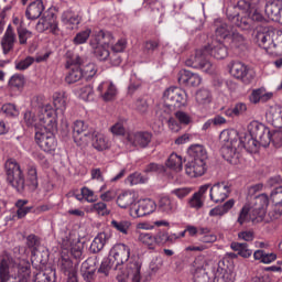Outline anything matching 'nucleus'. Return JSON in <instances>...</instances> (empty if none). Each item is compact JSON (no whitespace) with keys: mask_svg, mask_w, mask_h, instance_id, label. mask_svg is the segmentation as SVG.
<instances>
[{"mask_svg":"<svg viewBox=\"0 0 282 282\" xmlns=\"http://www.w3.org/2000/svg\"><path fill=\"white\" fill-rule=\"evenodd\" d=\"M248 131L249 134L243 137H239V132L235 129L224 130L220 133L221 153L227 162H232L237 153L243 149L249 153H257L259 147L265 149L272 143V130L268 126L259 121H251L248 124Z\"/></svg>","mask_w":282,"mask_h":282,"instance_id":"f257e3e1","label":"nucleus"},{"mask_svg":"<svg viewBox=\"0 0 282 282\" xmlns=\"http://www.w3.org/2000/svg\"><path fill=\"white\" fill-rule=\"evenodd\" d=\"M113 41L115 39L111 33L102 30L94 31L89 40V46L98 61H109L111 65L118 66L122 63V59L117 54L127 50V40L119 39L115 44ZM109 47H111L115 54L111 55Z\"/></svg>","mask_w":282,"mask_h":282,"instance_id":"f03ea898","label":"nucleus"},{"mask_svg":"<svg viewBox=\"0 0 282 282\" xmlns=\"http://www.w3.org/2000/svg\"><path fill=\"white\" fill-rule=\"evenodd\" d=\"M110 261H112V265H115V270H118L117 281L119 282H140L142 280V263L140 261L134 260L129 261L131 257V248L124 243L115 245L109 252ZM127 263L124 270H122V265Z\"/></svg>","mask_w":282,"mask_h":282,"instance_id":"7ed1b4c3","label":"nucleus"},{"mask_svg":"<svg viewBox=\"0 0 282 282\" xmlns=\"http://www.w3.org/2000/svg\"><path fill=\"white\" fill-rule=\"evenodd\" d=\"M42 111L46 112V121L40 118V122L44 127L35 132V141L45 153H54L56 151V138L54 137V131H56V110L52 106H46Z\"/></svg>","mask_w":282,"mask_h":282,"instance_id":"20e7f679","label":"nucleus"},{"mask_svg":"<svg viewBox=\"0 0 282 282\" xmlns=\"http://www.w3.org/2000/svg\"><path fill=\"white\" fill-rule=\"evenodd\" d=\"M239 13L232 18V23L240 30H249L250 21H263V15L259 12V0H240L237 4Z\"/></svg>","mask_w":282,"mask_h":282,"instance_id":"39448f33","label":"nucleus"},{"mask_svg":"<svg viewBox=\"0 0 282 282\" xmlns=\"http://www.w3.org/2000/svg\"><path fill=\"white\" fill-rule=\"evenodd\" d=\"M187 155L192 159L185 165V172L188 177H202L206 173V160H208V150L203 144H192L187 149Z\"/></svg>","mask_w":282,"mask_h":282,"instance_id":"423d86ee","label":"nucleus"},{"mask_svg":"<svg viewBox=\"0 0 282 282\" xmlns=\"http://www.w3.org/2000/svg\"><path fill=\"white\" fill-rule=\"evenodd\" d=\"M163 102L161 109L156 111L160 118L171 116L173 109H182V107H186V91L178 87H170L163 93Z\"/></svg>","mask_w":282,"mask_h":282,"instance_id":"0eeeda50","label":"nucleus"},{"mask_svg":"<svg viewBox=\"0 0 282 282\" xmlns=\"http://www.w3.org/2000/svg\"><path fill=\"white\" fill-rule=\"evenodd\" d=\"M4 170L7 173V182L11 184L19 193L25 188V177L23 176V170L21 165L14 159H9L4 163Z\"/></svg>","mask_w":282,"mask_h":282,"instance_id":"6e6552de","label":"nucleus"},{"mask_svg":"<svg viewBox=\"0 0 282 282\" xmlns=\"http://www.w3.org/2000/svg\"><path fill=\"white\" fill-rule=\"evenodd\" d=\"M216 36H219L229 43L231 50H239V47L246 45V37H243L241 33L235 31V29L230 28L227 23H223L216 29Z\"/></svg>","mask_w":282,"mask_h":282,"instance_id":"1a4fd4ad","label":"nucleus"},{"mask_svg":"<svg viewBox=\"0 0 282 282\" xmlns=\"http://www.w3.org/2000/svg\"><path fill=\"white\" fill-rule=\"evenodd\" d=\"M206 52H208L207 48L197 50L195 55L185 61V65L194 69H202L205 74H215V65L206 58L208 56Z\"/></svg>","mask_w":282,"mask_h":282,"instance_id":"9d476101","label":"nucleus"},{"mask_svg":"<svg viewBox=\"0 0 282 282\" xmlns=\"http://www.w3.org/2000/svg\"><path fill=\"white\" fill-rule=\"evenodd\" d=\"M229 74L246 85H249L251 80H254V76H257L254 69L242 62H231L229 64Z\"/></svg>","mask_w":282,"mask_h":282,"instance_id":"9b49d317","label":"nucleus"},{"mask_svg":"<svg viewBox=\"0 0 282 282\" xmlns=\"http://www.w3.org/2000/svg\"><path fill=\"white\" fill-rule=\"evenodd\" d=\"M94 132L89 130V126L85 123V121L77 120L73 126V138L74 142L77 143L78 147H87L89 144V140H91V134Z\"/></svg>","mask_w":282,"mask_h":282,"instance_id":"f8f14e48","label":"nucleus"},{"mask_svg":"<svg viewBox=\"0 0 282 282\" xmlns=\"http://www.w3.org/2000/svg\"><path fill=\"white\" fill-rule=\"evenodd\" d=\"M214 282H235V273L232 267L220 260L213 269Z\"/></svg>","mask_w":282,"mask_h":282,"instance_id":"ddd939ff","label":"nucleus"},{"mask_svg":"<svg viewBox=\"0 0 282 282\" xmlns=\"http://www.w3.org/2000/svg\"><path fill=\"white\" fill-rule=\"evenodd\" d=\"M230 196V185L226 182L214 184L209 189V199L214 204H221Z\"/></svg>","mask_w":282,"mask_h":282,"instance_id":"4468645a","label":"nucleus"},{"mask_svg":"<svg viewBox=\"0 0 282 282\" xmlns=\"http://www.w3.org/2000/svg\"><path fill=\"white\" fill-rule=\"evenodd\" d=\"M72 65H74V67L68 72V74L65 77V82L68 85H74V83H78L84 78L83 70L80 69V66H78L83 65V58L76 55L67 62L68 67H72Z\"/></svg>","mask_w":282,"mask_h":282,"instance_id":"2eb2a0df","label":"nucleus"},{"mask_svg":"<svg viewBox=\"0 0 282 282\" xmlns=\"http://www.w3.org/2000/svg\"><path fill=\"white\" fill-rule=\"evenodd\" d=\"M37 32H51V34H58V20L56 14L50 12L44 18L40 19L36 24Z\"/></svg>","mask_w":282,"mask_h":282,"instance_id":"dca6fc26","label":"nucleus"},{"mask_svg":"<svg viewBox=\"0 0 282 282\" xmlns=\"http://www.w3.org/2000/svg\"><path fill=\"white\" fill-rule=\"evenodd\" d=\"M158 210V204L153 199H143L137 207L130 208V216L134 219L138 217H145V215H151Z\"/></svg>","mask_w":282,"mask_h":282,"instance_id":"f3484780","label":"nucleus"},{"mask_svg":"<svg viewBox=\"0 0 282 282\" xmlns=\"http://www.w3.org/2000/svg\"><path fill=\"white\" fill-rule=\"evenodd\" d=\"M45 107H52V105L46 104L44 106H42L39 110V118H34V113H32V111H26L24 113V119H23V123L28 127H35L36 131H41V129H43L44 124H41V118H43V121L46 122L47 121V112L43 111V109H45Z\"/></svg>","mask_w":282,"mask_h":282,"instance_id":"a211bd4d","label":"nucleus"},{"mask_svg":"<svg viewBox=\"0 0 282 282\" xmlns=\"http://www.w3.org/2000/svg\"><path fill=\"white\" fill-rule=\"evenodd\" d=\"M97 93L105 102H110V100H115L116 96H118V88L113 82L107 79L97 86Z\"/></svg>","mask_w":282,"mask_h":282,"instance_id":"6ab92c4d","label":"nucleus"},{"mask_svg":"<svg viewBox=\"0 0 282 282\" xmlns=\"http://www.w3.org/2000/svg\"><path fill=\"white\" fill-rule=\"evenodd\" d=\"M177 80L180 85H184L185 87H199L202 85V76L186 69L180 70Z\"/></svg>","mask_w":282,"mask_h":282,"instance_id":"aec40b11","label":"nucleus"},{"mask_svg":"<svg viewBox=\"0 0 282 282\" xmlns=\"http://www.w3.org/2000/svg\"><path fill=\"white\" fill-rule=\"evenodd\" d=\"M158 209L164 215H173L180 210V203L171 196H162L159 199Z\"/></svg>","mask_w":282,"mask_h":282,"instance_id":"412c9836","label":"nucleus"},{"mask_svg":"<svg viewBox=\"0 0 282 282\" xmlns=\"http://www.w3.org/2000/svg\"><path fill=\"white\" fill-rule=\"evenodd\" d=\"M62 243L63 248L69 250L75 259H80V257H83V243H80V240L76 238V236L69 235Z\"/></svg>","mask_w":282,"mask_h":282,"instance_id":"4be33fe9","label":"nucleus"},{"mask_svg":"<svg viewBox=\"0 0 282 282\" xmlns=\"http://www.w3.org/2000/svg\"><path fill=\"white\" fill-rule=\"evenodd\" d=\"M208 188H210V184H205L199 187V189L193 194V196L188 199L189 208H194V210H199L204 208V204L206 202V193H208Z\"/></svg>","mask_w":282,"mask_h":282,"instance_id":"5701e85b","label":"nucleus"},{"mask_svg":"<svg viewBox=\"0 0 282 282\" xmlns=\"http://www.w3.org/2000/svg\"><path fill=\"white\" fill-rule=\"evenodd\" d=\"M117 204L120 208H134L138 206V192L126 191L122 192L118 198Z\"/></svg>","mask_w":282,"mask_h":282,"instance_id":"b1692460","label":"nucleus"},{"mask_svg":"<svg viewBox=\"0 0 282 282\" xmlns=\"http://www.w3.org/2000/svg\"><path fill=\"white\" fill-rule=\"evenodd\" d=\"M127 142L130 147H149V143L151 142V133L131 132L127 137Z\"/></svg>","mask_w":282,"mask_h":282,"instance_id":"393cba45","label":"nucleus"},{"mask_svg":"<svg viewBox=\"0 0 282 282\" xmlns=\"http://www.w3.org/2000/svg\"><path fill=\"white\" fill-rule=\"evenodd\" d=\"M200 50H207L206 54H210V56H214V58H217L218 61L228 56V48L224 43H221V41L217 40H214L209 46Z\"/></svg>","mask_w":282,"mask_h":282,"instance_id":"a878e982","label":"nucleus"},{"mask_svg":"<svg viewBox=\"0 0 282 282\" xmlns=\"http://www.w3.org/2000/svg\"><path fill=\"white\" fill-rule=\"evenodd\" d=\"M14 43H17V33H14L12 25H9L1 40L3 54H10L14 50Z\"/></svg>","mask_w":282,"mask_h":282,"instance_id":"bb28decb","label":"nucleus"},{"mask_svg":"<svg viewBox=\"0 0 282 282\" xmlns=\"http://www.w3.org/2000/svg\"><path fill=\"white\" fill-rule=\"evenodd\" d=\"M270 204V198H268V194H261L254 198V204L251 207L252 212L254 213V217H259L263 219L265 217V209Z\"/></svg>","mask_w":282,"mask_h":282,"instance_id":"cd10ccee","label":"nucleus"},{"mask_svg":"<svg viewBox=\"0 0 282 282\" xmlns=\"http://www.w3.org/2000/svg\"><path fill=\"white\" fill-rule=\"evenodd\" d=\"M265 13L272 21H279L282 23V0H274L265 6Z\"/></svg>","mask_w":282,"mask_h":282,"instance_id":"c85d7f7f","label":"nucleus"},{"mask_svg":"<svg viewBox=\"0 0 282 282\" xmlns=\"http://www.w3.org/2000/svg\"><path fill=\"white\" fill-rule=\"evenodd\" d=\"M91 138L93 147L96 149V151H107V149H111V141H109L107 135L99 132H93L90 139Z\"/></svg>","mask_w":282,"mask_h":282,"instance_id":"c756f323","label":"nucleus"},{"mask_svg":"<svg viewBox=\"0 0 282 282\" xmlns=\"http://www.w3.org/2000/svg\"><path fill=\"white\" fill-rule=\"evenodd\" d=\"M74 94L77 96V98H80V100H84L85 102H91L96 98L94 86L90 84L75 88Z\"/></svg>","mask_w":282,"mask_h":282,"instance_id":"7c9ffc66","label":"nucleus"},{"mask_svg":"<svg viewBox=\"0 0 282 282\" xmlns=\"http://www.w3.org/2000/svg\"><path fill=\"white\" fill-rule=\"evenodd\" d=\"M62 23L67 30H77L80 24V17L72 11H65L62 14Z\"/></svg>","mask_w":282,"mask_h":282,"instance_id":"2f4dec72","label":"nucleus"},{"mask_svg":"<svg viewBox=\"0 0 282 282\" xmlns=\"http://www.w3.org/2000/svg\"><path fill=\"white\" fill-rule=\"evenodd\" d=\"M109 239H111V235L107 232L98 234L97 237L94 238L90 245V252H93L94 254H97V252H100V250L105 248V245L107 243V241H109Z\"/></svg>","mask_w":282,"mask_h":282,"instance_id":"473e14b6","label":"nucleus"},{"mask_svg":"<svg viewBox=\"0 0 282 282\" xmlns=\"http://www.w3.org/2000/svg\"><path fill=\"white\" fill-rule=\"evenodd\" d=\"M0 282H24L17 276H10V260L3 259L0 263Z\"/></svg>","mask_w":282,"mask_h":282,"instance_id":"72a5a7b5","label":"nucleus"},{"mask_svg":"<svg viewBox=\"0 0 282 282\" xmlns=\"http://www.w3.org/2000/svg\"><path fill=\"white\" fill-rule=\"evenodd\" d=\"M137 241L148 248V250H155V236L153 232H137Z\"/></svg>","mask_w":282,"mask_h":282,"instance_id":"f704fd0d","label":"nucleus"},{"mask_svg":"<svg viewBox=\"0 0 282 282\" xmlns=\"http://www.w3.org/2000/svg\"><path fill=\"white\" fill-rule=\"evenodd\" d=\"M45 7L43 6V0H35L26 9V18L30 20L39 19L43 14Z\"/></svg>","mask_w":282,"mask_h":282,"instance_id":"c9c22d12","label":"nucleus"},{"mask_svg":"<svg viewBox=\"0 0 282 282\" xmlns=\"http://www.w3.org/2000/svg\"><path fill=\"white\" fill-rule=\"evenodd\" d=\"M235 206V199L227 200L224 205L216 206L209 210V217H224Z\"/></svg>","mask_w":282,"mask_h":282,"instance_id":"e433bc0d","label":"nucleus"},{"mask_svg":"<svg viewBox=\"0 0 282 282\" xmlns=\"http://www.w3.org/2000/svg\"><path fill=\"white\" fill-rule=\"evenodd\" d=\"M34 282H56V270L46 268L34 275Z\"/></svg>","mask_w":282,"mask_h":282,"instance_id":"4c0bfd02","label":"nucleus"},{"mask_svg":"<svg viewBox=\"0 0 282 282\" xmlns=\"http://www.w3.org/2000/svg\"><path fill=\"white\" fill-rule=\"evenodd\" d=\"M258 45L263 50H272V47H276L274 44V40H272V35L268 32H260L257 34Z\"/></svg>","mask_w":282,"mask_h":282,"instance_id":"58836bf2","label":"nucleus"},{"mask_svg":"<svg viewBox=\"0 0 282 282\" xmlns=\"http://www.w3.org/2000/svg\"><path fill=\"white\" fill-rule=\"evenodd\" d=\"M250 219H260V218L254 216V212H252V207H250L249 205H245L238 215L237 221L240 226H243V224L250 221Z\"/></svg>","mask_w":282,"mask_h":282,"instance_id":"ea45409f","label":"nucleus"},{"mask_svg":"<svg viewBox=\"0 0 282 282\" xmlns=\"http://www.w3.org/2000/svg\"><path fill=\"white\" fill-rule=\"evenodd\" d=\"M230 248L234 252H238V256L242 257V259L252 257V249L248 248V243L231 242Z\"/></svg>","mask_w":282,"mask_h":282,"instance_id":"a19ab883","label":"nucleus"},{"mask_svg":"<svg viewBox=\"0 0 282 282\" xmlns=\"http://www.w3.org/2000/svg\"><path fill=\"white\" fill-rule=\"evenodd\" d=\"M53 105L56 111L65 113V110L67 109V97L65 96V93H55L53 95Z\"/></svg>","mask_w":282,"mask_h":282,"instance_id":"79ce46f5","label":"nucleus"},{"mask_svg":"<svg viewBox=\"0 0 282 282\" xmlns=\"http://www.w3.org/2000/svg\"><path fill=\"white\" fill-rule=\"evenodd\" d=\"M128 186H138V184H147L149 182V176L143 175L142 173L134 172L130 174L126 180Z\"/></svg>","mask_w":282,"mask_h":282,"instance_id":"37998d69","label":"nucleus"},{"mask_svg":"<svg viewBox=\"0 0 282 282\" xmlns=\"http://www.w3.org/2000/svg\"><path fill=\"white\" fill-rule=\"evenodd\" d=\"M195 100L198 107H208V105L213 102V97L210 95V91L206 89H200L196 93Z\"/></svg>","mask_w":282,"mask_h":282,"instance_id":"c03bdc74","label":"nucleus"},{"mask_svg":"<svg viewBox=\"0 0 282 282\" xmlns=\"http://www.w3.org/2000/svg\"><path fill=\"white\" fill-rule=\"evenodd\" d=\"M166 166L167 169H171V171L180 173L183 166L182 156L177 155L176 153H172L166 161Z\"/></svg>","mask_w":282,"mask_h":282,"instance_id":"a18cd8bd","label":"nucleus"},{"mask_svg":"<svg viewBox=\"0 0 282 282\" xmlns=\"http://www.w3.org/2000/svg\"><path fill=\"white\" fill-rule=\"evenodd\" d=\"M62 268L65 274L68 275L67 282H78V278L76 276V269L74 268V263L70 260H63Z\"/></svg>","mask_w":282,"mask_h":282,"instance_id":"49530a36","label":"nucleus"},{"mask_svg":"<svg viewBox=\"0 0 282 282\" xmlns=\"http://www.w3.org/2000/svg\"><path fill=\"white\" fill-rule=\"evenodd\" d=\"M94 36V32L91 33V29H86L84 31L78 32L73 39L74 45H85L89 37Z\"/></svg>","mask_w":282,"mask_h":282,"instance_id":"de8ad7c7","label":"nucleus"},{"mask_svg":"<svg viewBox=\"0 0 282 282\" xmlns=\"http://www.w3.org/2000/svg\"><path fill=\"white\" fill-rule=\"evenodd\" d=\"M82 274L86 281H91L94 274H96V265L89 264V261L83 262Z\"/></svg>","mask_w":282,"mask_h":282,"instance_id":"09e8293b","label":"nucleus"},{"mask_svg":"<svg viewBox=\"0 0 282 282\" xmlns=\"http://www.w3.org/2000/svg\"><path fill=\"white\" fill-rule=\"evenodd\" d=\"M26 184L36 188L39 186V174L35 166H30L26 173Z\"/></svg>","mask_w":282,"mask_h":282,"instance_id":"8fccbe9b","label":"nucleus"},{"mask_svg":"<svg viewBox=\"0 0 282 282\" xmlns=\"http://www.w3.org/2000/svg\"><path fill=\"white\" fill-rule=\"evenodd\" d=\"M111 226L122 235H128L131 228V221L129 220H111Z\"/></svg>","mask_w":282,"mask_h":282,"instance_id":"3c124183","label":"nucleus"},{"mask_svg":"<svg viewBox=\"0 0 282 282\" xmlns=\"http://www.w3.org/2000/svg\"><path fill=\"white\" fill-rule=\"evenodd\" d=\"M9 85L12 89H22L25 85V77L23 75L15 74L10 78Z\"/></svg>","mask_w":282,"mask_h":282,"instance_id":"603ef678","label":"nucleus"},{"mask_svg":"<svg viewBox=\"0 0 282 282\" xmlns=\"http://www.w3.org/2000/svg\"><path fill=\"white\" fill-rule=\"evenodd\" d=\"M175 118L178 120L180 124H183L184 127H188V124L193 123V117L185 111H176Z\"/></svg>","mask_w":282,"mask_h":282,"instance_id":"864d4df0","label":"nucleus"},{"mask_svg":"<svg viewBox=\"0 0 282 282\" xmlns=\"http://www.w3.org/2000/svg\"><path fill=\"white\" fill-rule=\"evenodd\" d=\"M2 113L8 116V118H17L19 116V109L13 104H4L1 107Z\"/></svg>","mask_w":282,"mask_h":282,"instance_id":"5fc2aeb1","label":"nucleus"},{"mask_svg":"<svg viewBox=\"0 0 282 282\" xmlns=\"http://www.w3.org/2000/svg\"><path fill=\"white\" fill-rule=\"evenodd\" d=\"M17 32L20 45H25L28 43V39L32 37V32L28 31V29L23 26H18Z\"/></svg>","mask_w":282,"mask_h":282,"instance_id":"6e6d98bb","label":"nucleus"},{"mask_svg":"<svg viewBox=\"0 0 282 282\" xmlns=\"http://www.w3.org/2000/svg\"><path fill=\"white\" fill-rule=\"evenodd\" d=\"M33 63H34V57L28 56L24 59L15 62V69H18L19 72H25V69L32 66Z\"/></svg>","mask_w":282,"mask_h":282,"instance_id":"4d7b16f0","label":"nucleus"},{"mask_svg":"<svg viewBox=\"0 0 282 282\" xmlns=\"http://www.w3.org/2000/svg\"><path fill=\"white\" fill-rule=\"evenodd\" d=\"M82 74L86 80H89L90 78H94L96 74H98V67H96V64H87Z\"/></svg>","mask_w":282,"mask_h":282,"instance_id":"13d9d810","label":"nucleus"},{"mask_svg":"<svg viewBox=\"0 0 282 282\" xmlns=\"http://www.w3.org/2000/svg\"><path fill=\"white\" fill-rule=\"evenodd\" d=\"M90 213H97L98 215L105 216L109 215V209H107V204L99 202L90 206Z\"/></svg>","mask_w":282,"mask_h":282,"instance_id":"bf43d9fd","label":"nucleus"},{"mask_svg":"<svg viewBox=\"0 0 282 282\" xmlns=\"http://www.w3.org/2000/svg\"><path fill=\"white\" fill-rule=\"evenodd\" d=\"M167 239V231H158L154 234V247L158 248V246H166Z\"/></svg>","mask_w":282,"mask_h":282,"instance_id":"052dcab7","label":"nucleus"},{"mask_svg":"<svg viewBox=\"0 0 282 282\" xmlns=\"http://www.w3.org/2000/svg\"><path fill=\"white\" fill-rule=\"evenodd\" d=\"M82 193L85 202H88V204H94L95 202H98V196H96L94 191H91L89 187H83Z\"/></svg>","mask_w":282,"mask_h":282,"instance_id":"680f3d73","label":"nucleus"},{"mask_svg":"<svg viewBox=\"0 0 282 282\" xmlns=\"http://www.w3.org/2000/svg\"><path fill=\"white\" fill-rule=\"evenodd\" d=\"M194 272H206V259L204 257H198L193 262Z\"/></svg>","mask_w":282,"mask_h":282,"instance_id":"e2e57ef3","label":"nucleus"},{"mask_svg":"<svg viewBox=\"0 0 282 282\" xmlns=\"http://www.w3.org/2000/svg\"><path fill=\"white\" fill-rule=\"evenodd\" d=\"M192 191L193 189L191 187H180L172 189L171 194L175 195L178 199H184V197H188V195H191Z\"/></svg>","mask_w":282,"mask_h":282,"instance_id":"0e129e2a","label":"nucleus"},{"mask_svg":"<svg viewBox=\"0 0 282 282\" xmlns=\"http://www.w3.org/2000/svg\"><path fill=\"white\" fill-rule=\"evenodd\" d=\"M166 169L164 165H160L156 163H150L145 166L144 173H165Z\"/></svg>","mask_w":282,"mask_h":282,"instance_id":"69168bd1","label":"nucleus"},{"mask_svg":"<svg viewBox=\"0 0 282 282\" xmlns=\"http://www.w3.org/2000/svg\"><path fill=\"white\" fill-rule=\"evenodd\" d=\"M271 142L278 149H280V147H282V130L271 131Z\"/></svg>","mask_w":282,"mask_h":282,"instance_id":"338daca9","label":"nucleus"},{"mask_svg":"<svg viewBox=\"0 0 282 282\" xmlns=\"http://www.w3.org/2000/svg\"><path fill=\"white\" fill-rule=\"evenodd\" d=\"M134 109L138 113L144 115L149 111V104L144 99H139L134 102Z\"/></svg>","mask_w":282,"mask_h":282,"instance_id":"774afa93","label":"nucleus"}]
</instances>
